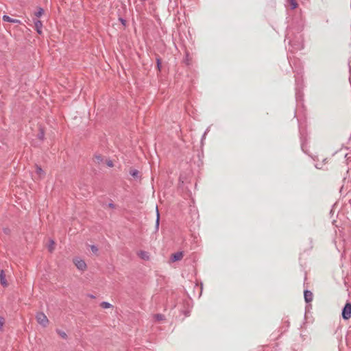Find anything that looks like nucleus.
<instances>
[{
	"label": "nucleus",
	"mask_w": 351,
	"mask_h": 351,
	"mask_svg": "<svg viewBox=\"0 0 351 351\" xmlns=\"http://www.w3.org/2000/svg\"><path fill=\"white\" fill-rule=\"evenodd\" d=\"M285 41H288L289 44L292 47L293 51L301 50L303 49V38L302 34L298 32L293 36V32L291 29H288L285 36Z\"/></svg>",
	"instance_id": "1"
},
{
	"label": "nucleus",
	"mask_w": 351,
	"mask_h": 351,
	"mask_svg": "<svg viewBox=\"0 0 351 351\" xmlns=\"http://www.w3.org/2000/svg\"><path fill=\"white\" fill-rule=\"evenodd\" d=\"M36 319L37 322L43 327H46L49 323L47 317L43 312L37 313Z\"/></svg>",
	"instance_id": "2"
},
{
	"label": "nucleus",
	"mask_w": 351,
	"mask_h": 351,
	"mask_svg": "<svg viewBox=\"0 0 351 351\" xmlns=\"http://www.w3.org/2000/svg\"><path fill=\"white\" fill-rule=\"evenodd\" d=\"M342 318L344 320H348L351 317V303L347 302L342 309L341 312Z\"/></svg>",
	"instance_id": "3"
},
{
	"label": "nucleus",
	"mask_w": 351,
	"mask_h": 351,
	"mask_svg": "<svg viewBox=\"0 0 351 351\" xmlns=\"http://www.w3.org/2000/svg\"><path fill=\"white\" fill-rule=\"evenodd\" d=\"M73 263L76 267L80 271H84L86 269V264L85 261L80 258H74Z\"/></svg>",
	"instance_id": "4"
},
{
	"label": "nucleus",
	"mask_w": 351,
	"mask_h": 351,
	"mask_svg": "<svg viewBox=\"0 0 351 351\" xmlns=\"http://www.w3.org/2000/svg\"><path fill=\"white\" fill-rule=\"evenodd\" d=\"M302 88V80L300 77H295V97L297 100L301 97L300 88Z\"/></svg>",
	"instance_id": "5"
},
{
	"label": "nucleus",
	"mask_w": 351,
	"mask_h": 351,
	"mask_svg": "<svg viewBox=\"0 0 351 351\" xmlns=\"http://www.w3.org/2000/svg\"><path fill=\"white\" fill-rule=\"evenodd\" d=\"M183 257V252H177L174 254H173L171 256V261L172 262H176L181 260Z\"/></svg>",
	"instance_id": "6"
},
{
	"label": "nucleus",
	"mask_w": 351,
	"mask_h": 351,
	"mask_svg": "<svg viewBox=\"0 0 351 351\" xmlns=\"http://www.w3.org/2000/svg\"><path fill=\"white\" fill-rule=\"evenodd\" d=\"M304 297L306 302H310L313 300V293L309 290H305L304 291Z\"/></svg>",
	"instance_id": "7"
},
{
	"label": "nucleus",
	"mask_w": 351,
	"mask_h": 351,
	"mask_svg": "<svg viewBox=\"0 0 351 351\" xmlns=\"http://www.w3.org/2000/svg\"><path fill=\"white\" fill-rule=\"evenodd\" d=\"M0 282H1V284L2 286L3 287H7L8 286V282H7V280L5 279V272L3 269H1L0 271Z\"/></svg>",
	"instance_id": "8"
},
{
	"label": "nucleus",
	"mask_w": 351,
	"mask_h": 351,
	"mask_svg": "<svg viewBox=\"0 0 351 351\" xmlns=\"http://www.w3.org/2000/svg\"><path fill=\"white\" fill-rule=\"evenodd\" d=\"M2 19L3 21L10 22V23H21V21L19 20L12 19L10 16L5 15V14L3 16Z\"/></svg>",
	"instance_id": "9"
},
{
	"label": "nucleus",
	"mask_w": 351,
	"mask_h": 351,
	"mask_svg": "<svg viewBox=\"0 0 351 351\" xmlns=\"http://www.w3.org/2000/svg\"><path fill=\"white\" fill-rule=\"evenodd\" d=\"M138 256L143 260L147 261L149 259V254L147 252L141 250L138 252Z\"/></svg>",
	"instance_id": "10"
},
{
	"label": "nucleus",
	"mask_w": 351,
	"mask_h": 351,
	"mask_svg": "<svg viewBox=\"0 0 351 351\" xmlns=\"http://www.w3.org/2000/svg\"><path fill=\"white\" fill-rule=\"evenodd\" d=\"M35 27L36 32L40 34L42 33L41 29L43 27L42 22L40 20H36L34 21Z\"/></svg>",
	"instance_id": "11"
},
{
	"label": "nucleus",
	"mask_w": 351,
	"mask_h": 351,
	"mask_svg": "<svg viewBox=\"0 0 351 351\" xmlns=\"http://www.w3.org/2000/svg\"><path fill=\"white\" fill-rule=\"evenodd\" d=\"M56 332H57V334H58V335H59L62 339H68V335H67V334H66L64 331H63V330H60V329L57 328V329L56 330Z\"/></svg>",
	"instance_id": "12"
},
{
	"label": "nucleus",
	"mask_w": 351,
	"mask_h": 351,
	"mask_svg": "<svg viewBox=\"0 0 351 351\" xmlns=\"http://www.w3.org/2000/svg\"><path fill=\"white\" fill-rule=\"evenodd\" d=\"M159 225H160V214L158 210V207H156V224H155L156 231L158 230Z\"/></svg>",
	"instance_id": "13"
},
{
	"label": "nucleus",
	"mask_w": 351,
	"mask_h": 351,
	"mask_svg": "<svg viewBox=\"0 0 351 351\" xmlns=\"http://www.w3.org/2000/svg\"><path fill=\"white\" fill-rule=\"evenodd\" d=\"M130 174L132 177L137 178H138L139 172H138V170H136V169H132V170H130Z\"/></svg>",
	"instance_id": "14"
},
{
	"label": "nucleus",
	"mask_w": 351,
	"mask_h": 351,
	"mask_svg": "<svg viewBox=\"0 0 351 351\" xmlns=\"http://www.w3.org/2000/svg\"><path fill=\"white\" fill-rule=\"evenodd\" d=\"M290 6L291 10L295 9L298 6L296 0H290Z\"/></svg>",
	"instance_id": "15"
},
{
	"label": "nucleus",
	"mask_w": 351,
	"mask_h": 351,
	"mask_svg": "<svg viewBox=\"0 0 351 351\" xmlns=\"http://www.w3.org/2000/svg\"><path fill=\"white\" fill-rule=\"evenodd\" d=\"M44 13V10L42 8H39L38 11L35 12V16L38 18L40 17Z\"/></svg>",
	"instance_id": "16"
},
{
	"label": "nucleus",
	"mask_w": 351,
	"mask_h": 351,
	"mask_svg": "<svg viewBox=\"0 0 351 351\" xmlns=\"http://www.w3.org/2000/svg\"><path fill=\"white\" fill-rule=\"evenodd\" d=\"M101 306L103 308H108L111 307L112 305L109 302H102L101 303Z\"/></svg>",
	"instance_id": "17"
},
{
	"label": "nucleus",
	"mask_w": 351,
	"mask_h": 351,
	"mask_svg": "<svg viewBox=\"0 0 351 351\" xmlns=\"http://www.w3.org/2000/svg\"><path fill=\"white\" fill-rule=\"evenodd\" d=\"M154 318L157 321H162V320L165 319V316L162 314H156L154 315Z\"/></svg>",
	"instance_id": "18"
},
{
	"label": "nucleus",
	"mask_w": 351,
	"mask_h": 351,
	"mask_svg": "<svg viewBox=\"0 0 351 351\" xmlns=\"http://www.w3.org/2000/svg\"><path fill=\"white\" fill-rule=\"evenodd\" d=\"M36 172L38 173L40 176L42 175H44V171L42 169V168L38 165H36Z\"/></svg>",
	"instance_id": "19"
},
{
	"label": "nucleus",
	"mask_w": 351,
	"mask_h": 351,
	"mask_svg": "<svg viewBox=\"0 0 351 351\" xmlns=\"http://www.w3.org/2000/svg\"><path fill=\"white\" fill-rule=\"evenodd\" d=\"M44 136H45V132L42 129H40V132L38 134V138L40 140L43 141L44 139Z\"/></svg>",
	"instance_id": "20"
},
{
	"label": "nucleus",
	"mask_w": 351,
	"mask_h": 351,
	"mask_svg": "<svg viewBox=\"0 0 351 351\" xmlns=\"http://www.w3.org/2000/svg\"><path fill=\"white\" fill-rule=\"evenodd\" d=\"M5 324V319L4 317L0 316V331L3 330V326Z\"/></svg>",
	"instance_id": "21"
},
{
	"label": "nucleus",
	"mask_w": 351,
	"mask_h": 351,
	"mask_svg": "<svg viewBox=\"0 0 351 351\" xmlns=\"http://www.w3.org/2000/svg\"><path fill=\"white\" fill-rule=\"evenodd\" d=\"M156 64H157V68L158 69V71H160L161 69V60L160 58H156Z\"/></svg>",
	"instance_id": "22"
},
{
	"label": "nucleus",
	"mask_w": 351,
	"mask_h": 351,
	"mask_svg": "<svg viewBox=\"0 0 351 351\" xmlns=\"http://www.w3.org/2000/svg\"><path fill=\"white\" fill-rule=\"evenodd\" d=\"M95 160H97V162L99 164L103 161V158L101 155H96Z\"/></svg>",
	"instance_id": "23"
},
{
	"label": "nucleus",
	"mask_w": 351,
	"mask_h": 351,
	"mask_svg": "<svg viewBox=\"0 0 351 351\" xmlns=\"http://www.w3.org/2000/svg\"><path fill=\"white\" fill-rule=\"evenodd\" d=\"M293 71L296 72L298 74H300L302 72V69L300 66L297 67V66H294V67H293Z\"/></svg>",
	"instance_id": "24"
},
{
	"label": "nucleus",
	"mask_w": 351,
	"mask_h": 351,
	"mask_svg": "<svg viewBox=\"0 0 351 351\" xmlns=\"http://www.w3.org/2000/svg\"><path fill=\"white\" fill-rule=\"evenodd\" d=\"M50 243H51V244H50V245L49 246V250L50 252H52V250H53V244H54V241H53V240H51V241H50Z\"/></svg>",
	"instance_id": "25"
},
{
	"label": "nucleus",
	"mask_w": 351,
	"mask_h": 351,
	"mask_svg": "<svg viewBox=\"0 0 351 351\" xmlns=\"http://www.w3.org/2000/svg\"><path fill=\"white\" fill-rule=\"evenodd\" d=\"M90 249H91L92 252L94 253H96L98 251V249H97V246H95V245H91Z\"/></svg>",
	"instance_id": "26"
},
{
	"label": "nucleus",
	"mask_w": 351,
	"mask_h": 351,
	"mask_svg": "<svg viewBox=\"0 0 351 351\" xmlns=\"http://www.w3.org/2000/svg\"><path fill=\"white\" fill-rule=\"evenodd\" d=\"M106 165L109 167H113V162L111 160H108L106 161Z\"/></svg>",
	"instance_id": "27"
},
{
	"label": "nucleus",
	"mask_w": 351,
	"mask_h": 351,
	"mask_svg": "<svg viewBox=\"0 0 351 351\" xmlns=\"http://www.w3.org/2000/svg\"><path fill=\"white\" fill-rule=\"evenodd\" d=\"M119 21L121 23V24H122L123 25L125 26V25H126V21H125L124 19H123V18H119Z\"/></svg>",
	"instance_id": "28"
},
{
	"label": "nucleus",
	"mask_w": 351,
	"mask_h": 351,
	"mask_svg": "<svg viewBox=\"0 0 351 351\" xmlns=\"http://www.w3.org/2000/svg\"><path fill=\"white\" fill-rule=\"evenodd\" d=\"M208 128L206 129V130L204 132L203 136H202V139L205 138L206 134L208 133Z\"/></svg>",
	"instance_id": "29"
},
{
	"label": "nucleus",
	"mask_w": 351,
	"mask_h": 351,
	"mask_svg": "<svg viewBox=\"0 0 351 351\" xmlns=\"http://www.w3.org/2000/svg\"><path fill=\"white\" fill-rule=\"evenodd\" d=\"M108 206L112 208H114L115 207L114 204L112 203H109Z\"/></svg>",
	"instance_id": "30"
},
{
	"label": "nucleus",
	"mask_w": 351,
	"mask_h": 351,
	"mask_svg": "<svg viewBox=\"0 0 351 351\" xmlns=\"http://www.w3.org/2000/svg\"><path fill=\"white\" fill-rule=\"evenodd\" d=\"M295 62V60H293H293H289V63H290V64H291H291H292V63H293V64H294V66H295V62Z\"/></svg>",
	"instance_id": "31"
},
{
	"label": "nucleus",
	"mask_w": 351,
	"mask_h": 351,
	"mask_svg": "<svg viewBox=\"0 0 351 351\" xmlns=\"http://www.w3.org/2000/svg\"><path fill=\"white\" fill-rule=\"evenodd\" d=\"M315 168H317V169H320V167H319L317 166V165H315Z\"/></svg>",
	"instance_id": "32"
}]
</instances>
